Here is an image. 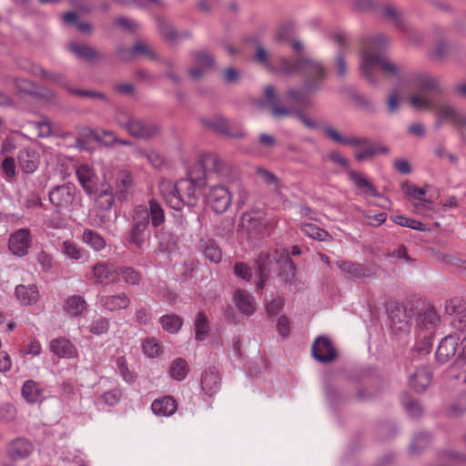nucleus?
Returning <instances> with one entry per match:
<instances>
[{
  "mask_svg": "<svg viewBox=\"0 0 466 466\" xmlns=\"http://www.w3.org/2000/svg\"><path fill=\"white\" fill-rule=\"evenodd\" d=\"M76 177L80 185L88 195L96 194L97 176L92 167L88 165H81L76 169Z\"/></svg>",
  "mask_w": 466,
  "mask_h": 466,
  "instance_id": "obj_21",
  "label": "nucleus"
},
{
  "mask_svg": "<svg viewBox=\"0 0 466 466\" xmlns=\"http://www.w3.org/2000/svg\"><path fill=\"white\" fill-rule=\"evenodd\" d=\"M166 220L163 207L155 198L148 200L147 205H138L134 208L130 228L126 234L127 245L143 250L150 238L148 226L157 229Z\"/></svg>",
  "mask_w": 466,
  "mask_h": 466,
  "instance_id": "obj_3",
  "label": "nucleus"
},
{
  "mask_svg": "<svg viewBox=\"0 0 466 466\" xmlns=\"http://www.w3.org/2000/svg\"><path fill=\"white\" fill-rule=\"evenodd\" d=\"M207 185L206 179L193 167L187 172V177L174 184L168 192L164 193V198L173 209L180 210L185 205L194 208L198 204L200 190Z\"/></svg>",
  "mask_w": 466,
  "mask_h": 466,
  "instance_id": "obj_5",
  "label": "nucleus"
},
{
  "mask_svg": "<svg viewBox=\"0 0 466 466\" xmlns=\"http://www.w3.org/2000/svg\"><path fill=\"white\" fill-rule=\"evenodd\" d=\"M413 86L418 89L410 96V103L417 110L434 109L437 117L435 127L440 129L443 123L449 121L459 130L466 128V112L451 105H437L433 96L441 93V85L437 77L419 74L413 77Z\"/></svg>",
  "mask_w": 466,
  "mask_h": 466,
  "instance_id": "obj_1",
  "label": "nucleus"
},
{
  "mask_svg": "<svg viewBox=\"0 0 466 466\" xmlns=\"http://www.w3.org/2000/svg\"><path fill=\"white\" fill-rule=\"evenodd\" d=\"M460 338L457 335H448L443 338L436 350V360L444 364L458 352Z\"/></svg>",
  "mask_w": 466,
  "mask_h": 466,
  "instance_id": "obj_18",
  "label": "nucleus"
},
{
  "mask_svg": "<svg viewBox=\"0 0 466 466\" xmlns=\"http://www.w3.org/2000/svg\"><path fill=\"white\" fill-rule=\"evenodd\" d=\"M440 316L432 307H426L417 313L416 338L426 343L432 339Z\"/></svg>",
  "mask_w": 466,
  "mask_h": 466,
  "instance_id": "obj_11",
  "label": "nucleus"
},
{
  "mask_svg": "<svg viewBox=\"0 0 466 466\" xmlns=\"http://www.w3.org/2000/svg\"><path fill=\"white\" fill-rule=\"evenodd\" d=\"M34 451V445L25 438L14 440L8 447V455L13 461L27 458Z\"/></svg>",
  "mask_w": 466,
  "mask_h": 466,
  "instance_id": "obj_24",
  "label": "nucleus"
},
{
  "mask_svg": "<svg viewBox=\"0 0 466 466\" xmlns=\"http://www.w3.org/2000/svg\"><path fill=\"white\" fill-rule=\"evenodd\" d=\"M87 308V303L84 297L79 295H73L66 299L64 306L65 311L73 316L77 317L81 315Z\"/></svg>",
  "mask_w": 466,
  "mask_h": 466,
  "instance_id": "obj_36",
  "label": "nucleus"
},
{
  "mask_svg": "<svg viewBox=\"0 0 466 466\" xmlns=\"http://www.w3.org/2000/svg\"><path fill=\"white\" fill-rule=\"evenodd\" d=\"M92 272L100 284H111L116 279V268L113 264L97 262L92 267Z\"/></svg>",
  "mask_w": 466,
  "mask_h": 466,
  "instance_id": "obj_23",
  "label": "nucleus"
},
{
  "mask_svg": "<svg viewBox=\"0 0 466 466\" xmlns=\"http://www.w3.org/2000/svg\"><path fill=\"white\" fill-rule=\"evenodd\" d=\"M387 312L392 334L398 339H404L410 331V319L416 314L412 305L407 303L401 306L397 302H390L387 305Z\"/></svg>",
  "mask_w": 466,
  "mask_h": 466,
  "instance_id": "obj_9",
  "label": "nucleus"
},
{
  "mask_svg": "<svg viewBox=\"0 0 466 466\" xmlns=\"http://www.w3.org/2000/svg\"><path fill=\"white\" fill-rule=\"evenodd\" d=\"M116 121L120 127L136 138L150 139L159 134V127L157 124L144 121L125 110L117 111Z\"/></svg>",
  "mask_w": 466,
  "mask_h": 466,
  "instance_id": "obj_8",
  "label": "nucleus"
},
{
  "mask_svg": "<svg viewBox=\"0 0 466 466\" xmlns=\"http://www.w3.org/2000/svg\"><path fill=\"white\" fill-rule=\"evenodd\" d=\"M312 357L321 362L329 363L337 357V351L328 337L320 336L317 338L311 346Z\"/></svg>",
  "mask_w": 466,
  "mask_h": 466,
  "instance_id": "obj_13",
  "label": "nucleus"
},
{
  "mask_svg": "<svg viewBox=\"0 0 466 466\" xmlns=\"http://www.w3.org/2000/svg\"><path fill=\"white\" fill-rule=\"evenodd\" d=\"M159 322L163 329L169 333H177L182 327V319L176 314L164 315Z\"/></svg>",
  "mask_w": 466,
  "mask_h": 466,
  "instance_id": "obj_45",
  "label": "nucleus"
},
{
  "mask_svg": "<svg viewBox=\"0 0 466 466\" xmlns=\"http://www.w3.org/2000/svg\"><path fill=\"white\" fill-rule=\"evenodd\" d=\"M17 159L20 168L26 174L34 173L40 163L38 153L29 148L21 149L18 153Z\"/></svg>",
  "mask_w": 466,
  "mask_h": 466,
  "instance_id": "obj_26",
  "label": "nucleus"
},
{
  "mask_svg": "<svg viewBox=\"0 0 466 466\" xmlns=\"http://www.w3.org/2000/svg\"><path fill=\"white\" fill-rule=\"evenodd\" d=\"M431 371L427 367L416 370L410 376V386L417 392L424 391L431 382Z\"/></svg>",
  "mask_w": 466,
  "mask_h": 466,
  "instance_id": "obj_30",
  "label": "nucleus"
},
{
  "mask_svg": "<svg viewBox=\"0 0 466 466\" xmlns=\"http://www.w3.org/2000/svg\"><path fill=\"white\" fill-rule=\"evenodd\" d=\"M132 184H133V177H132V175L128 171L122 170L117 174L116 180V191L119 194H121L124 198H126V196H127L129 188L132 187Z\"/></svg>",
  "mask_w": 466,
  "mask_h": 466,
  "instance_id": "obj_44",
  "label": "nucleus"
},
{
  "mask_svg": "<svg viewBox=\"0 0 466 466\" xmlns=\"http://www.w3.org/2000/svg\"><path fill=\"white\" fill-rule=\"evenodd\" d=\"M177 409V401L171 396L155 400L151 404V410L157 416L169 417L176 412Z\"/></svg>",
  "mask_w": 466,
  "mask_h": 466,
  "instance_id": "obj_32",
  "label": "nucleus"
},
{
  "mask_svg": "<svg viewBox=\"0 0 466 466\" xmlns=\"http://www.w3.org/2000/svg\"><path fill=\"white\" fill-rule=\"evenodd\" d=\"M29 71L32 75L41 77L43 80L54 82L60 86L66 88L70 87L67 85V79L66 76L58 72H49L44 69L41 66L34 64L30 66Z\"/></svg>",
  "mask_w": 466,
  "mask_h": 466,
  "instance_id": "obj_33",
  "label": "nucleus"
},
{
  "mask_svg": "<svg viewBox=\"0 0 466 466\" xmlns=\"http://www.w3.org/2000/svg\"><path fill=\"white\" fill-rule=\"evenodd\" d=\"M300 230L304 235L319 241H328L332 238L328 231L312 223H301Z\"/></svg>",
  "mask_w": 466,
  "mask_h": 466,
  "instance_id": "obj_39",
  "label": "nucleus"
},
{
  "mask_svg": "<svg viewBox=\"0 0 466 466\" xmlns=\"http://www.w3.org/2000/svg\"><path fill=\"white\" fill-rule=\"evenodd\" d=\"M110 328V321L107 318L103 316H98L95 318L90 325L88 326V330L90 333L96 336H101L108 332Z\"/></svg>",
  "mask_w": 466,
  "mask_h": 466,
  "instance_id": "obj_47",
  "label": "nucleus"
},
{
  "mask_svg": "<svg viewBox=\"0 0 466 466\" xmlns=\"http://www.w3.org/2000/svg\"><path fill=\"white\" fill-rule=\"evenodd\" d=\"M389 43V37L383 34L367 37L362 40L360 56V73L370 84L378 86L380 78L375 73L376 68H380L385 75L400 79V69L387 56L381 53Z\"/></svg>",
  "mask_w": 466,
  "mask_h": 466,
  "instance_id": "obj_2",
  "label": "nucleus"
},
{
  "mask_svg": "<svg viewBox=\"0 0 466 466\" xmlns=\"http://www.w3.org/2000/svg\"><path fill=\"white\" fill-rule=\"evenodd\" d=\"M198 249L207 260L218 264L222 258V252L218 243L212 238H200Z\"/></svg>",
  "mask_w": 466,
  "mask_h": 466,
  "instance_id": "obj_28",
  "label": "nucleus"
},
{
  "mask_svg": "<svg viewBox=\"0 0 466 466\" xmlns=\"http://www.w3.org/2000/svg\"><path fill=\"white\" fill-rule=\"evenodd\" d=\"M465 303L460 298H453L446 301L445 311L449 315L459 317L465 310Z\"/></svg>",
  "mask_w": 466,
  "mask_h": 466,
  "instance_id": "obj_58",
  "label": "nucleus"
},
{
  "mask_svg": "<svg viewBox=\"0 0 466 466\" xmlns=\"http://www.w3.org/2000/svg\"><path fill=\"white\" fill-rule=\"evenodd\" d=\"M157 27L160 35L167 41H175L178 38L188 36V34L178 35L173 25L164 17H159L157 19Z\"/></svg>",
  "mask_w": 466,
  "mask_h": 466,
  "instance_id": "obj_42",
  "label": "nucleus"
},
{
  "mask_svg": "<svg viewBox=\"0 0 466 466\" xmlns=\"http://www.w3.org/2000/svg\"><path fill=\"white\" fill-rule=\"evenodd\" d=\"M323 132L328 138L336 143L358 148V151L355 153V157L358 161H364L376 155L387 154L389 152L387 147L376 145L367 137H344L331 126L324 127Z\"/></svg>",
  "mask_w": 466,
  "mask_h": 466,
  "instance_id": "obj_6",
  "label": "nucleus"
},
{
  "mask_svg": "<svg viewBox=\"0 0 466 466\" xmlns=\"http://www.w3.org/2000/svg\"><path fill=\"white\" fill-rule=\"evenodd\" d=\"M195 327V339L198 341H203L207 339L209 332V321L203 311H199L194 322Z\"/></svg>",
  "mask_w": 466,
  "mask_h": 466,
  "instance_id": "obj_41",
  "label": "nucleus"
},
{
  "mask_svg": "<svg viewBox=\"0 0 466 466\" xmlns=\"http://www.w3.org/2000/svg\"><path fill=\"white\" fill-rule=\"evenodd\" d=\"M431 435L427 432H419L412 439L410 450L413 454L419 453L431 443Z\"/></svg>",
  "mask_w": 466,
  "mask_h": 466,
  "instance_id": "obj_50",
  "label": "nucleus"
},
{
  "mask_svg": "<svg viewBox=\"0 0 466 466\" xmlns=\"http://www.w3.org/2000/svg\"><path fill=\"white\" fill-rule=\"evenodd\" d=\"M278 70L284 75L299 74L304 82L307 91H318L327 77V68L319 60L309 56H299L293 58L280 57Z\"/></svg>",
  "mask_w": 466,
  "mask_h": 466,
  "instance_id": "obj_4",
  "label": "nucleus"
},
{
  "mask_svg": "<svg viewBox=\"0 0 466 466\" xmlns=\"http://www.w3.org/2000/svg\"><path fill=\"white\" fill-rule=\"evenodd\" d=\"M316 91H307L305 85L302 89L290 88L287 91L288 97L294 103L300 106H308L309 103V96Z\"/></svg>",
  "mask_w": 466,
  "mask_h": 466,
  "instance_id": "obj_48",
  "label": "nucleus"
},
{
  "mask_svg": "<svg viewBox=\"0 0 466 466\" xmlns=\"http://www.w3.org/2000/svg\"><path fill=\"white\" fill-rule=\"evenodd\" d=\"M221 387V377L215 367L207 368L201 375V388L209 397L214 396Z\"/></svg>",
  "mask_w": 466,
  "mask_h": 466,
  "instance_id": "obj_19",
  "label": "nucleus"
},
{
  "mask_svg": "<svg viewBox=\"0 0 466 466\" xmlns=\"http://www.w3.org/2000/svg\"><path fill=\"white\" fill-rule=\"evenodd\" d=\"M44 390L42 383L27 380L22 386L21 393L26 402L34 404L44 400Z\"/></svg>",
  "mask_w": 466,
  "mask_h": 466,
  "instance_id": "obj_27",
  "label": "nucleus"
},
{
  "mask_svg": "<svg viewBox=\"0 0 466 466\" xmlns=\"http://www.w3.org/2000/svg\"><path fill=\"white\" fill-rule=\"evenodd\" d=\"M188 372L189 367L186 360L177 358L171 362L169 367V375L173 380L182 381L187 378Z\"/></svg>",
  "mask_w": 466,
  "mask_h": 466,
  "instance_id": "obj_40",
  "label": "nucleus"
},
{
  "mask_svg": "<svg viewBox=\"0 0 466 466\" xmlns=\"http://www.w3.org/2000/svg\"><path fill=\"white\" fill-rule=\"evenodd\" d=\"M241 224L249 234L261 235L266 229L260 212L256 210L245 212L241 217Z\"/></svg>",
  "mask_w": 466,
  "mask_h": 466,
  "instance_id": "obj_25",
  "label": "nucleus"
},
{
  "mask_svg": "<svg viewBox=\"0 0 466 466\" xmlns=\"http://www.w3.org/2000/svg\"><path fill=\"white\" fill-rule=\"evenodd\" d=\"M401 404L408 414L412 418H418L422 414L423 409L419 401L408 395H403L401 397Z\"/></svg>",
  "mask_w": 466,
  "mask_h": 466,
  "instance_id": "obj_51",
  "label": "nucleus"
},
{
  "mask_svg": "<svg viewBox=\"0 0 466 466\" xmlns=\"http://www.w3.org/2000/svg\"><path fill=\"white\" fill-rule=\"evenodd\" d=\"M50 351L58 358L74 359L77 357V349L66 338H56L50 341Z\"/></svg>",
  "mask_w": 466,
  "mask_h": 466,
  "instance_id": "obj_22",
  "label": "nucleus"
},
{
  "mask_svg": "<svg viewBox=\"0 0 466 466\" xmlns=\"http://www.w3.org/2000/svg\"><path fill=\"white\" fill-rule=\"evenodd\" d=\"M256 173L262 178L263 182L268 186H272L275 191H279L281 187L279 178L264 167H258Z\"/></svg>",
  "mask_w": 466,
  "mask_h": 466,
  "instance_id": "obj_56",
  "label": "nucleus"
},
{
  "mask_svg": "<svg viewBox=\"0 0 466 466\" xmlns=\"http://www.w3.org/2000/svg\"><path fill=\"white\" fill-rule=\"evenodd\" d=\"M117 275L121 276L123 281L127 285L137 286L141 281L140 272L130 266H121L116 268Z\"/></svg>",
  "mask_w": 466,
  "mask_h": 466,
  "instance_id": "obj_43",
  "label": "nucleus"
},
{
  "mask_svg": "<svg viewBox=\"0 0 466 466\" xmlns=\"http://www.w3.org/2000/svg\"><path fill=\"white\" fill-rule=\"evenodd\" d=\"M194 167L207 183L212 178L228 177L232 173L231 166L213 153L201 155Z\"/></svg>",
  "mask_w": 466,
  "mask_h": 466,
  "instance_id": "obj_10",
  "label": "nucleus"
},
{
  "mask_svg": "<svg viewBox=\"0 0 466 466\" xmlns=\"http://www.w3.org/2000/svg\"><path fill=\"white\" fill-rule=\"evenodd\" d=\"M202 124L215 132L228 137L239 138L244 136V132L240 128L233 129L228 121L222 116H214L202 120Z\"/></svg>",
  "mask_w": 466,
  "mask_h": 466,
  "instance_id": "obj_17",
  "label": "nucleus"
},
{
  "mask_svg": "<svg viewBox=\"0 0 466 466\" xmlns=\"http://www.w3.org/2000/svg\"><path fill=\"white\" fill-rule=\"evenodd\" d=\"M232 196L227 187L213 186L207 195V203L216 213H223L231 204Z\"/></svg>",
  "mask_w": 466,
  "mask_h": 466,
  "instance_id": "obj_12",
  "label": "nucleus"
},
{
  "mask_svg": "<svg viewBox=\"0 0 466 466\" xmlns=\"http://www.w3.org/2000/svg\"><path fill=\"white\" fill-rule=\"evenodd\" d=\"M31 246V233L27 228H20L10 235L9 249L17 257H24L28 253Z\"/></svg>",
  "mask_w": 466,
  "mask_h": 466,
  "instance_id": "obj_16",
  "label": "nucleus"
},
{
  "mask_svg": "<svg viewBox=\"0 0 466 466\" xmlns=\"http://www.w3.org/2000/svg\"><path fill=\"white\" fill-rule=\"evenodd\" d=\"M82 241L95 251H101L106 247V240L98 232L86 228L82 233Z\"/></svg>",
  "mask_w": 466,
  "mask_h": 466,
  "instance_id": "obj_38",
  "label": "nucleus"
},
{
  "mask_svg": "<svg viewBox=\"0 0 466 466\" xmlns=\"http://www.w3.org/2000/svg\"><path fill=\"white\" fill-rule=\"evenodd\" d=\"M15 298L25 306L34 305L39 299V291L35 284L18 285L15 290Z\"/></svg>",
  "mask_w": 466,
  "mask_h": 466,
  "instance_id": "obj_31",
  "label": "nucleus"
},
{
  "mask_svg": "<svg viewBox=\"0 0 466 466\" xmlns=\"http://www.w3.org/2000/svg\"><path fill=\"white\" fill-rule=\"evenodd\" d=\"M334 66L338 76L343 78L347 74L348 66L344 57V54L340 49L337 51Z\"/></svg>",
  "mask_w": 466,
  "mask_h": 466,
  "instance_id": "obj_64",
  "label": "nucleus"
},
{
  "mask_svg": "<svg viewBox=\"0 0 466 466\" xmlns=\"http://www.w3.org/2000/svg\"><path fill=\"white\" fill-rule=\"evenodd\" d=\"M160 345L154 338L147 339L142 344L143 352L149 358H155L160 351Z\"/></svg>",
  "mask_w": 466,
  "mask_h": 466,
  "instance_id": "obj_62",
  "label": "nucleus"
},
{
  "mask_svg": "<svg viewBox=\"0 0 466 466\" xmlns=\"http://www.w3.org/2000/svg\"><path fill=\"white\" fill-rule=\"evenodd\" d=\"M295 35V26L292 23H287L280 25L275 34L276 41L279 43H288L292 41Z\"/></svg>",
  "mask_w": 466,
  "mask_h": 466,
  "instance_id": "obj_54",
  "label": "nucleus"
},
{
  "mask_svg": "<svg viewBox=\"0 0 466 466\" xmlns=\"http://www.w3.org/2000/svg\"><path fill=\"white\" fill-rule=\"evenodd\" d=\"M337 266L346 278L353 281L364 280L372 278L375 274L371 268L350 260H338Z\"/></svg>",
  "mask_w": 466,
  "mask_h": 466,
  "instance_id": "obj_15",
  "label": "nucleus"
},
{
  "mask_svg": "<svg viewBox=\"0 0 466 466\" xmlns=\"http://www.w3.org/2000/svg\"><path fill=\"white\" fill-rule=\"evenodd\" d=\"M68 49L78 58L88 62L100 58V55L97 53V51L88 45L72 43L68 46Z\"/></svg>",
  "mask_w": 466,
  "mask_h": 466,
  "instance_id": "obj_37",
  "label": "nucleus"
},
{
  "mask_svg": "<svg viewBox=\"0 0 466 466\" xmlns=\"http://www.w3.org/2000/svg\"><path fill=\"white\" fill-rule=\"evenodd\" d=\"M237 308L245 315L251 316L256 310L254 297L245 289H237L233 296Z\"/></svg>",
  "mask_w": 466,
  "mask_h": 466,
  "instance_id": "obj_29",
  "label": "nucleus"
},
{
  "mask_svg": "<svg viewBox=\"0 0 466 466\" xmlns=\"http://www.w3.org/2000/svg\"><path fill=\"white\" fill-rule=\"evenodd\" d=\"M122 398V391L118 388H115L112 390H109L107 391H105L100 396V400L102 403L107 405V406H115L116 405Z\"/></svg>",
  "mask_w": 466,
  "mask_h": 466,
  "instance_id": "obj_60",
  "label": "nucleus"
},
{
  "mask_svg": "<svg viewBox=\"0 0 466 466\" xmlns=\"http://www.w3.org/2000/svg\"><path fill=\"white\" fill-rule=\"evenodd\" d=\"M350 180L361 194H370V196L380 198V194L376 187L360 172L351 170L349 173Z\"/></svg>",
  "mask_w": 466,
  "mask_h": 466,
  "instance_id": "obj_34",
  "label": "nucleus"
},
{
  "mask_svg": "<svg viewBox=\"0 0 466 466\" xmlns=\"http://www.w3.org/2000/svg\"><path fill=\"white\" fill-rule=\"evenodd\" d=\"M271 264V256L268 251H261L256 260L258 274V289H262L265 282L267 281L270 268L269 266Z\"/></svg>",
  "mask_w": 466,
  "mask_h": 466,
  "instance_id": "obj_35",
  "label": "nucleus"
},
{
  "mask_svg": "<svg viewBox=\"0 0 466 466\" xmlns=\"http://www.w3.org/2000/svg\"><path fill=\"white\" fill-rule=\"evenodd\" d=\"M116 365L119 374L126 382H134L136 379L135 372L128 369L127 361L125 356L117 357L116 360Z\"/></svg>",
  "mask_w": 466,
  "mask_h": 466,
  "instance_id": "obj_55",
  "label": "nucleus"
},
{
  "mask_svg": "<svg viewBox=\"0 0 466 466\" xmlns=\"http://www.w3.org/2000/svg\"><path fill=\"white\" fill-rule=\"evenodd\" d=\"M390 219L395 224L404 227V228H411L414 230H420V231L426 230V226L423 223H421L418 220L404 217V216H400V215L392 216L390 218Z\"/></svg>",
  "mask_w": 466,
  "mask_h": 466,
  "instance_id": "obj_53",
  "label": "nucleus"
},
{
  "mask_svg": "<svg viewBox=\"0 0 466 466\" xmlns=\"http://www.w3.org/2000/svg\"><path fill=\"white\" fill-rule=\"evenodd\" d=\"M254 60L268 69L272 68L270 55L259 43L255 46Z\"/></svg>",
  "mask_w": 466,
  "mask_h": 466,
  "instance_id": "obj_59",
  "label": "nucleus"
},
{
  "mask_svg": "<svg viewBox=\"0 0 466 466\" xmlns=\"http://www.w3.org/2000/svg\"><path fill=\"white\" fill-rule=\"evenodd\" d=\"M99 305L107 311L126 309L130 305V299L125 292L102 295L98 299Z\"/></svg>",
  "mask_w": 466,
  "mask_h": 466,
  "instance_id": "obj_20",
  "label": "nucleus"
},
{
  "mask_svg": "<svg viewBox=\"0 0 466 466\" xmlns=\"http://www.w3.org/2000/svg\"><path fill=\"white\" fill-rule=\"evenodd\" d=\"M60 250L66 257L75 260L81 259L85 255L83 248H78L76 244L69 240L62 243Z\"/></svg>",
  "mask_w": 466,
  "mask_h": 466,
  "instance_id": "obj_49",
  "label": "nucleus"
},
{
  "mask_svg": "<svg viewBox=\"0 0 466 466\" xmlns=\"http://www.w3.org/2000/svg\"><path fill=\"white\" fill-rule=\"evenodd\" d=\"M48 198L55 210L63 215L77 209L80 205L79 191L72 183L53 187L48 192Z\"/></svg>",
  "mask_w": 466,
  "mask_h": 466,
  "instance_id": "obj_7",
  "label": "nucleus"
},
{
  "mask_svg": "<svg viewBox=\"0 0 466 466\" xmlns=\"http://www.w3.org/2000/svg\"><path fill=\"white\" fill-rule=\"evenodd\" d=\"M94 138L96 141L105 143L106 146L119 144L122 146H131L132 142L129 140L117 138L116 134L112 131L102 130L100 133H96Z\"/></svg>",
  "mask_w": 466,
  "mask_h": 466,
  "instance_id": "obj_46",
  "label": "nucleus"
},
{
  "mask_svg": "<svg viewBox=\"0 0 466 466\" xmlns=\"http://www.w3.org/2000/svg\"><path fill=\"white\" fill-rule=\"evenodd\" d=\"M261 106L269 107L272 116L276 118L287 116L293 114V108L280 106L279 104L278 95L272 86H267L264 90L263 97L260 100Z\"/></svg>",
  "mask_w": 466,
  "mask_h": 466,
  "instance_id": "obj_14",
  "label": "nucleus"
},
{
  "mask_svg": "<svg viewBox=\"0 0 466 466\" xmlns=\"http://www.w3.org/2000/svg\"><path fill=\"white\" fill-rule=\"evenodd\" d=\"M402 188L405 190L406 194L410 197L420 200L423 207L431 205V202L423 198V196L426 194V190L424 188L419 187L413 185L404 184Z\"/></svg>",
  "mask_w": 466,
  "mask_h": 466,
  "instance_id": "obj_57",
  "label": "nucleus"
},
{
  "mask_svg": "<svg viewBox=\"0 0 466 466\" xmlns=\"http://www.w3.org/2000/svg\"><path fill=\"white\" fill-rule=\"evenodd\" d=\"M67 91L74 96L87 97L90 99H98L106 104L109 103V98L102 92L74 87H67Z\"/></svg>",
  "mask_w": 466,
  "mask_h": 466,
  "instance_id": "obj_52",
  "label": "nucleus"
},
{
  "mask_svg": "<svg viewBox=\"0 0 466 466\" xmlns=\"http://www.w3.org/2000/svg\"><path fill=\"white\" fill-rule=\"evenodd\" d=\"M381 13L385 17L392 21L397 26H402L400 15L394 6L386 5L381 8Z\"/></svg>",
  "mask_w": 466,
  "mask_h": 466,
  "instance_id": "obj_63",
  "label": "nucleus"
},
{
  "mask_svg": "<svg viewBox=\"0 0 466 466\" xmlns=\"http://www.w3.org/2000/svg\"><path fill=\"white\" fill-rule=\"evenodd\" d=\"M97 206L104 210H108L111 208L114 203V196L109 188L103 189L101 193L98 195L96 199Z\"/></svg>",
  "mask_w": 466,
  "mask_h": 466,
  "instance_id": "obj_61",
  "label": "nucleus"
}]
</instances>
